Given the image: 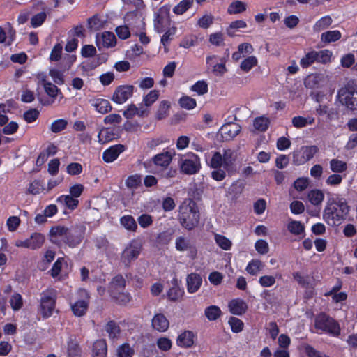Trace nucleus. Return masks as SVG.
<instances>
[{
	"label": "nucleus",
	"instance_id": "1",
	"mask_svg": "<svg viewBox=\"0 0 357 357\" xmlns=\"http://www.w3.org/2000/svg\"><path fill=\"white\" fill-rule=\"evenodd\" d=\"M86 229V227L83 225H76L71 228L56 225L51 227L50 236L51 241L59 247L66 245L70 248H74L82 242Z\"/></svg>",
	"mask_w": 357,
	"mask_h": 357
},
{
	"label": "nucleus",
	"instance_id": "2",
	"mask_svg": "<svg viewBox=\"0 0 357 357\" xmlns=\"http://www.w3.org/2000/svg\"><path fill=\"white\" fill-rule=\"evenodd\" d=\"M349 210L344 197L339 194L330 195L323 211V219L329 226H338L347 218Z\"/></svg>",
	"mask_w": 357,
	"mask_h": 357
},
{
	"label": "nucleus",
	"instance_id": "3",
	"mask_svg": "<svg viewBox=\"0 0 357 357\" xmlns=\"http://www.w3.org/2000/svg\"><path fill=\"white\" fill-rule=\"evenodd\" d=\"M200 214L197 203L192 199H185L179 206L178 220L183 227L192 230L197 226Z\"/></svg>",
	"mask_w": 357,
	"mask_h": 357
},
{
	"label": "nucleus",
	"instance_id": "4",
	"mask_svg": "<svg viewBox=\"0 0 357 357\" xmlns=\"http://www.w3.org/2000/svg\"><path fill=\"white\" fill-rule=\"evenodd\" d=\"M314 328L317 333H326L337 337L340 335L341 328L338 321L326 312H320L314 317Z\"/></svg>",
	"mask_w": 357,
	"mask_h": 357
},
{
	"label": "nucleus",
	"instance_id": "5",
	"mask_svg": "<svg viewBox=\"0 0 357 357\" xmlns=\"http://www.w3.org/2000/svg\"><path fill=\"white\" fill-rule=\"evenodd\" d=\"M337 96L342 105L351 110H357V82L349 80L344 87L339 89Z\"/></svg>",
	"mask_w": 357,
	"mask_h": 357
},
{
	"label": "nucleus",
	"instance_id": "6",
	"mask_svg": "<svg viewBox=\"0 0 357 357\" xmlns=\"http://www.w3.org/2000/svg\"><path fill=\"white\" fill-rule=\"evenodd\" d=\"M56 298V291L54 289H47L42 292L39 310L43 319H47L52 315Z\"/></svg>",
	"mask_w": 357,
	"mask_h": 357
},
{
	"label": "nucleus",
	"instance_id": "7",
	"mask_svg": "<svg viewBox=\"0 0 357 357\" xmlns=\"http://www.w3.org/2000/svg\"><path fill=\"white\" fill-rule=\"evenodd\" d=\"M178 164L181 171L188 175L196 174L201 168L199 157L192 152H189L181 158Z\"/></svg>",
	"mask_w": 357,
	"mask_h": 357
},
{
	"label": "nucleus",
	"instance_id": "8",
	"mask_svg": "<svg viewBox=\"0 0 357 357\" xmlns=\"http://www.w3.org/2000/svg\"><path fill=\"white\" fill-rule=\"evenodd\" d=\"M318 152L319 148L316 145L302 146L300 149L293 151V164L297 166L304 165L312 160Z\"/></svg>",
	"mask_w": 357,
	"mask_h": 357
},
{
	"label": "nucleus",
	"instance_id": "9",
	"mask_svg": "<svg viewBox=\"0 0 357 357\" xmlns=\"http://www.w3.org/2000/svg\"><path fill=\"white\" fill-rule=\"evenodd\" d=\"M142 250V245L136 241H131L121 254V261L127 266L137 259Z\"/></svg>",
	"mask_w": 357,
	"mask_h": 357
},
{
	"label": "nucleus",
	"instance_id": "10",
	"mask_svg": "<svg viewBox=\"0 0 357 357\" xmlns=\"http://www.w3.org/2000/svg\"><path fill=\"white\" fill-rule=\"evenodd\" d=\"M169 15V8L167 6H162L153 15V26L155 31L162 33L165 31V23Z\"/></svg>",
	"mask_w": 357,
	"mask_h": 357
},
{
	"label": "nucleus",
	"instance_id": "11",
	"mask_svg": "<svg viewBox=\"0 0 357 357\" xmlns=\"http://www.w3.org/2000/svg\"><path fill=\"white\" fill-rule=\"evenodd\" d=\"M42 86L43 87L44 91L47 95L52 99L45 98L38 93L37 95L38 100L42 105L49 106L54 103V100L57 97L58 94L61 93V90L57 87L56 85L52 84L50 82L45 83V84Z\"/></svg>",
	"mask_w": 357,
	"mask_h": 357
},
{
	"label": "nucleus",
	"instance_id": "12",
	"mask_svg": "<svg viewBox=\"0 0 357 357\" xmlns=\"http://www.w3.org/2000/svg\"><path fill=\"white\" fill-rule=\"evenodd\" d=\"M134 89L135 87L132 85H120L116 88L112 100L116 104H123L132 96Z\"/></svg>",
	"mask_w": 357,
	"mask_h": 357
},
{
	"label": "nucleus",
	"instance_id": "13",
	"mask_svg": "<svg viewBox=\"0 0 357 357\" xmlns=\"http://www.w3.org/2000/svg\"><path fill=\"white\" fill-rule=\"evenodd\" d=\"M175 248L180 252L188 251V257L191 259H195L197 255V247L190 243V240L185 236L176 238L175 241Z\"/></svg>",
	"mask_w": 357,
	"mask_h": 357
},
{
	"label": "nucleus",
	"instance_id": "14",
	"mask_svg": "<svg viewBox=\"0 0 357 357\" xmlns=\"http://www.w3.org/2000/svg\"><path fill=\"white\" fill-rule=\"evenodd\" d=\"M44 241L45 236L40 233L36 232L32 234L29 238L17 242L16 245L18 247L36 250L43 245Z\"/></svg>",
	"mask_w": 357,
	"mask_h": 357
},
{
	"label": "nucleus",
	"instance_id": "15",
	"mask_svg": "<svg viewBox=\"0 0 357 357\" xmlns=\"http://www.w3.org/2000/svg\"><path fill=\"white\" fill-rule=\"evenodd\" d=\"M196 340V333L190 330H185L178 335L176 342L178 347L189 349L194 346Z\"/></svg>",
	"mask_w": 357,
	"mask_h": 357
},
{
	"label": "nucleus",
	"instance_id": "16",
	"mask_svg": "<svg viewBox=\"0 0 357 357\" xmlns=\"http://www.w3.org/2000/svg\"><path fill=\"white\" fill-rule=\"evenodd\" d=\"M231 161L229 160L225 155H222L220 152L218 151L213 154L209 163L211 168L218 169L222 167L229 173L231 170Z\"/></svg>",
	"mask_w": 357,
	"mask_h": 357
},
{
	"label": "nucleus",
	"instance_id": "17",
	"mask_svg": "<svg viewBox=\"0 0 357 357\" xmlns=\"http://www.w3.org/2000/svg\"><path fill=\"white\" fill-rule=\"evenodd\" d=\"M126 146L118 144L112 145L105 149L102 153V160L106 163H111L116 160L119 155L126 150Z\"/></svg>",
	"mask_w": 357,
	"mask_h": 357
},
{
	"label": "nucleus",
	"instance_id": "18",
	"mask_svg": "<svg viewBox=\"0 0 357 357\" xmlns=\"http://www.w3.org/2000/svg\"><path fill=\"white\" fill-rule=\"evenodd\" d=\"M241 130L238 123H229L224 124L220 129L219 132L225 141H229L234 138Z\"/></svg>",
	"mask_w": 357,
	"mask_h": 357
},
{
	"label": "nucleus",
	"instance_id": "19",
	"mask_svg": "<svg viewBox=\"0 0 357 357\" xmlns=\"http://www.w3.org/2000/svg\"><path fill=\"white\" fill-rule=\"evenodd\" d=\"M174 154V151L173 152L167 151L155 155L151 160L155 166L167 169L172 162Z\"/></svg>",
	"mask_w": 357,
	"mask_h": 357
},
{
	"label": "nucleus",
	"instance_id": "20",
	"mask_svg": "<svg viewBox=\"0 0 357 357\" xmlns=\"http://www.w3.org/2000/svg\"><path fill=\"white\" fill-rule=\"evenodd\" d=\"M119 137V130L115 128H102L98 135V142L100 144L108 143Z\"/></svg>",
	"mask_w": 357,
	"mask_h": 357
},
{
	"label": "nucleus",
	"instance_id": "21",
	"mask_svg": "<svg viewBox=\"0 0 357 357\" xmlns=\"http://www.w3.org/2000/svg\"><path fill=\"white\" fill-rule=\"evenodd\" d=\"M85 296L84 298L79 299L71 305V310L76 317H82L88 310L89 303V296L84 291Z\"/></svg>",
	"mask_w": 357,
	"mask_h": 357
},
{
	"label": "nucleus",
	"instance_id": "22",
	"mask_svg": "<svg viewBox=\"0 0 357 357\" xmlns=\"http://www.w3.org/2000/svg\"><path fill=\"white\" fill-rule=\"evenodd\" d=\"M229 312L234 315H243L248 310L246 302L241 298H234L229 302Z\"/></svg>",
	"mask_w": 357,
	"mask_h": 357
},
{
	"label": "nucleus",
	"instance_id": "23",
	"mask_svg": "<svg viewBox=\"0 0 357 357\" xmlns=\"http://www.w3.org/2000/svg\"><path fill=\"white\" fill-rule=\"evenodd\" d=\"M152 327L159 331L165 332L169 326V321L162 313L155 314L151 321Z\"/></svg>",
	"mask_w": 357,
	"mask_h": 357
},
{
	"label": "nucleus",
	"instance_id": "24",
	"mask_svg": "<svg viewBox=\"0 0 357 357\" xmlns=\"http://www.w3.org/2000/svg\"><path fill=\"white\" fill-rule=\"evenodd\" d=\"M172 285L167 293V298L172 301H177L183 297L184 290L178 285V280L176 278L172 280Z\"/></svg>",
	"mask_w": 357,
	"mask_h": 357
},
{
	"label": "nucleus",
	"instance_id": "25",
	"mask_svg": "<svg viewBox=\"0 0 357 357\" xmlns=\"http://www.w3.org/2000/svg\"><path fill=\"white\" fill-rule=\"evenodd\" d=\"M186 282L188 291L190 294H193L197 291L200 288L202 283V279L199 274L192 273L188 275Z\"/></svg>",
	"mask_w": 357,
	"mask_h": 357
},
{
	"label": "nucleus",
	"instance_id": "26",
	"mask_svg": "<svg viewBox=\"0 0 357 357\" xmlns=\"http://www.w3.org/2000/svg\"><path fill=\"white\" fill-rule=\"evenodd\" d=\"M107 344L104 339L97 340L93 344L92 357H107Z\"/></svg>",
	"mask_w": 357,
	"mask_h": 357
},
{
	"label": "nucleus",
	"instance_id": "27",
	"mask_svg": "<svg viewBox=\"0 0 357 357\" xmlns=\"http://www.w3.org/2000/svg\"><path fill=\"white\" fill-rule=\"evenodd\" d=\"M265 264L258 259H252L246 266V272L252 276H257L264 268Z\"/></svg>",
	"mask_w": 357,
	"mask_h": 357
},
{
	"label": "nucleus",
	"instance_id": "28",
	"mask_svg": "<svg viewBox=\"0 0 357 357\" xmlns=\"http://www.w3.org/2000/svg\"><path fill=\"white\" fill-rule=\"evenodd\" d=\"M109 295H110L111 298H112V300L116 303H117L118 305H127L128 303H130V301L132 299V296H131L130 294H129L128 292H124V291H115L112 290V292L109 293Z\"/></svg>",
	"mask_w": 357,
	"mask_h": 357
},
{
	"label": "nucleus",
	"instance_id": "29",
	"mask_svg": "<svg viewBox=\"0 0 357 357\" xmlns=\"http://www.w3.org/2000/svg\"><path fill=\"white\" fill-rule=\"evenodd\" d=\"M56 202L64 205L68 209L73 211L77 208L79 200L69 195H62L58 197Z\"/></svg>",
	"mask_w": 357,
	"mask_h": 357
},
{
	"label": "nucleus",
	"instance_id": "30",
	"mask_svg": "<svg viewBox=\"0 0 357 357\" xmlns=\"http://www.w3.org/2000/svg\"><path fill=\"white\" fill-rule=\"evenodd\" d=\"M126 282L123 275L118 274L114 276L112 281L109 282L108 291L109 293H111L112 290L115 291L123 290L126 287Z\"/></svg>",
	"mask_w": 357,
	"mask_h": 357
},
{
	"label": "nucleus",
	"instance_id": "31",
	"mask_svg": "<svg viewBox=\"0 0 357 357\" xmlns=\"http://www.w3.org/2000/svg\"><path fill=\"white\" fill-rule=\"evenodd\" d=\"M92 105L96 108V111L101 114H107L112 109L109 100L103 98L95 100Z\"/></svg>",
	"mask_w": 357,
	"mask_h": 357
},
{
	"label": "nucleus",
	"instance_id": "32",
	"mask_svg": "<svg viewBox=\"0 0 357 357\" xmlns=\"http://www.w3.org/2000/svg\"><path fill=\"white\" fill-rule=\"evenodd\" d=\"M317 51L311 50L307 52L300 60V66L302 68H307L313 63H317Z\"/></svg>",
	"mask_w": 357,
	"mask_h": 357
},
{
	"label": "nucleus",
	"instance_id": "33",
	"mask_svg": "<svg viewBox=\"0 0 357 357\" xmlns=\"http://www.w3.org/2000/svg\"><path fill=\"white\" fill-rule=\"evenodd\" d=\"M245 186V181L243 180L238 179L234 181L230 185L228 192L234 197L237 198L243 192Z\"/></svg>",
	"mask_w": 357,
	"mask_h": 357
},
{
	"label": "nucleus",
	"instance_id": "34",
	"mask_svg": "<svg viewBox=\"0 0 357 357\" xmlns=\"http://www.w3.org/2000/svg\"><path fill=\"white\" fill-rule=\"evenodd\" d=\"M341 32L338 30L327 31L321 35V40L324 43L336 42L341 38Z\"/></svg>",
	"mask_w": 357,
	"mask_h": 357
},
{
	"label": "nucleus",
	"instance_id": "35",
	"mask_svg": "<svg viewBox=\"0 0 357 357\" xmlns=\"http://www.w3.org/2000/svg\"><path fill=\"white\" fill-rule=\"evenodd\" d=\"M307 198L312 204L318 206L323 202L324 194L321 190L313 189L308 192Z\"/></svg>",
	"mask_w": 357,
	"mask_h": 357
},
{
	"label": "nucleus",
	"instance_id": "36",
	"mask_svg": "<svg viewBox=\"0 0 357 357\" xmlns=\"http://www.w3.org/2000/svg\"><path fill=\"white\" fill-rule=\"evenodd\" d=\"M88 28L91 31H98L103 28L105 22L101 19L98 14L93 15L87 20Z\"/></svg>",
	"mask_w": 357,
	"mask_h": 357
},
{
	"label": "nucleus",
	"instance_id": "37",
	"mask_svg": "<svg viewBox=\"0 0 357 357\" xmlns=\"http://www.w3.org/2000/svg\"><path fill=\"white\" fill-rule=\"evenodd\" d=\"M171 104L168 100L160 102L158 110L155 113V118L158 120L165 119L169 115Z\"/></svg>",
	"mask_w": 357,
	"mask_h": 357
},
{
	"label": "nucleus",
	"instance_id": "38",
	"mask_svg": "<svg viewBox=\"0 0 357 357\" xmlns=\"http://www.w3.org/2000/svg\"><path fill=\"white\" fill-rule=\"evenodd\" d=\"M329 164L330 169L333 173L342 174L347 169V162L336 158L332 159Z\"/></svg>",
	"mask_w": 357,
	"mask_h": 357
},
{
	"label": "nucleus",
	"instance_id": "39",
	"mask_svg": "<svg viewBox=\"0 0 357 357\" xmlns=\"http://www.w3.org/2000/svg\"><path fill=\"white\" fill-rule=\"evenodd\" d=\"M120 223L127 230L135 231L137 225L134 218L130 215H125L120 218Z\"/></svg>",
	"mask_w": 357,
	"mask_h": 357
},
{
	"label": "nucleus",
	"instance_id": "40",
	"mask_svg": "<svg viewBox=\"0 0 357 357\" xmlns=\"http://www.w3.org/2000/svg\"><path fill=\"white\" fill-rule=\"evenodd\" d=\"M204 314L209 321H215L222 314V311L217 305H210L205 309Z\"/></svg>",
	"mask_w": 357,
	"mask_h": 357
},
{
	"label": "nucleus",
	"instance_id": "41",
	"mask_svg": "<svg viewBox=\"0 0 357 357\" xmlns=\"http://www.w3.org/2000/svg\"><path fill=\"white\" fill-rule=\"evenodd\" d=\"M333 22V20L329 15H325L317 20L313 26L314 31H321L329 27Z\"/></svg>",
	"mask_w": 357,
	"mask_h": 357
},
{
	"label": "nucleus",
	"instance_id": "42",
	"mask_svg": "<svg viewBox=\"0 0 357 357\" xmlns=\"http://www.w3.org/2000/svg\"><path fill=\"white\" fill-rule=\"evenodd\" d=\"M287 229L294 235H301L305 233V226L301 221L291 220L289 222Z\"/></svg>",
	"mask_w": 357,
	"mask_h": 357
},
{
	"label": "nucleus",
	"instance_id": "43",
	"mask_svg": "<svg viewBox=\"0 0 357 357\" xmlns=\"http://www.w3.org/2000/svg\"><path fill=\"white\" fill-rule=\"evenodd\" d=\"M102 43L104 47H113L116 44L115 35L110 31H105L102 33Z\"/></svg>",
	"mask_w": 357,
	"mask_h": 357
},
{
	"label": "nucleus",
	"instance_id": "44",
	"mask_svg": "<svg viewBox=\"0 0 357 357\" xmlns=\"http://www.w3.org/2000/svg\"><path fill=\"white\" fill-rule=\"evenodd\" d=\"M257 63L258 60L255 56H249L241 61L240 68L243 72L248 73Z\"/></svg>",
	"mask_w": 357,
	"mask_h": 357
},
{
	"label": "nucleus",
	"instance_id": "45",
	"mask_svg": "<svg viewBox=\"0 0 357 357\" xmlns=\"http://www.w3.org/2000/svg\"><path fill=\"white\" fill-rule=\"evenodd\" d=\"M105 330L108 333L110 339L117 338L121 333L120 327L113 320L107 322L105 326Z\"/></svg>",
	"mask_w": 357,
	"mask_h": 357
},
{
	"label": "nucleus",
	"instance_id": "46",
	"mask_svg": "<svg viewBox=\"0 0 357 357\" xmlns=\"http://www.w3.org/2000/svg\"><path fill=\"white\" fill-rule=\"evenodd\" d=\"M321 80L320 75L317 73L310 74L304 80L305 87L311 89L318 88Z\"/></svg>",
	"mask_w": 357,
	"mask_h": 357
},
{
	"label": "nucleus",
	"instance_id": "47",
	"mask_svg": "<svg viewBox=\"0 0 357 357\" xmlns=\"http://www.w3.org/2000/svg\"><path fill=\"white\" fill-rule=\"evenodd\" d=\"M190 91L197 93L199 96L204 95L208 91V84L204 80H199L191 86Z\"/></svg>",
	"mask_w": 357,
	"mask_h": 357
},
{
	"label": "nucleus",
	"instance_id": "48",
	"mask_svg": "<svg viewBox=\"0 0 357 357\" xmlns=\"http://www.w3.org/2000/svg\"><path fill=\"white\" fill-rule=\"evenodd\" d=\"M194 0H181L173 8L176 15H182L185 13L192 5Z\"/></svg>",
	"mask_w": 357,
	"mask_h": 357
},
{
	"label": "nucleus",
	"instance_id": "49",
	"mask_svg": "<svg viewBox=\"0 0 357 357\" xmlns=\"http://www.w3.org/2000/svg\"><path fill=\"white\" fill-rule=\"evenodd\" d=\"M270 121L268 118L264 116L257 117L254 120L253 126L259 131L264 132L269 126Z\"/></svg>",
	"mask_w": 357,
	"mask_h": 357
},
{
	"label": "nucleus",
	"instance_id": "50",
	"mask_svg": "<svg viewBox=\"0 0 357 357\" xmlns=\"http://www.w3.org/2000/svg\"><path fill=\"white\" fill-rule=\"evenodd\" d=\"M246 10V4L241 1H233L228 7L227 12L229 14L241 13Z\"/></svg>",
	"mask_w": 357,
	"mask_h": 357
},
{
	"label": "nucleus",
	"instance_id": "51",
	"mask_svg": "<svg viewBox=\"0 0 357 357\" xmlns=\"http://www.w3.org/2000/svg\"><path fill=\"white\" fill-rule=\"evenodd\" d=\"M178 102L182 108L188 110L193 109L197 106V102L195 99L188 96H183L180 98Z\"/></svg>",
	"mask_w": 357,
	"mask_h": 357
},
{
	"label": "nucleus",
	"instance_id": "52",
	"mask_svg": "<svg viewBox=\"0 0 357 357\" xmlns=\"http://www.w3.org/2000/svg\"><path fill=\"white\" fill-rule=\"evenodd\" d=\"M317 63L326 64L331 62L333 55L331 50L324 49L320 51H317Z\"/></svg>",
	"mask_w": 357,
	"mask_h": 357
},
{
	"label": "nucleus",
	"instance_id": "53",
	"mask_svg": "<svg viewBox=\"0 0 357 357\" xmlns=\"http://www.w3.org/2000/svg\"><path fill=\"white\" fill-rule=\"evenodd\" d=\"M11 308L14 311H18L23 307V298L19 293H14L9 301Z\"/></svg>",
	"mask_w": 357,
	"mask_h": 357
},
{
	"label": "nucleus",
	"instance_id": "54",
	"mask_svg": "<svg viewBox=\"0 0 357 357\" xmlns=\"http://www.w3.org/2000/svg\"><path fill=\"white\" fill-rule=\"evenodd\" d=\"M314 123V119L313 118H305L303 116H294L292 119V124L294 127L297 128H301L303 127H305L307 125L312 124Z\"/></svg>",
	"mask_w": 357,
	"mask_h": 357
},
{
	"label": "nucleus",
	"instance_id": "55",
	"mask_svg": "<svg viewBox=\"0 0 357 357\" xmlns=\"http://www.w3.org/2000/svg\"><path fill=\"white\" fill-rule=\"evenodd\" d=\"M215 243L224 250H229L231 248V242L226 236L221 234L215 235Z\"/></svg>",
	"mask_w": 357,
	"mask_h": 357
},
{
	"label": "nucleus",
	"instance_id": "56",
	"mask_svg": "<svg viewBox=\"0 0 357 357\" xmlns=\"http://www.w3.org/2000/svg\"><path fill=\"white\" fill-rule=\"evenodd\" d=\"M135 351L128 343H123L117 349L118 357H132Z\"/></svg>",
	"mask_w": 357,
	"mask_h": 357
},
{
	"label": "nucleus",
	"instance_id": "57",
	"mask_svg": "<svg viewBox=\"0 0 357 357\" xmlns=\"http://www.w3.org/2000/svg\"><path fill=\"white\" fill-rule=\"evenodd\" d=\"M213 21L214 17L211 14H206L198 20L197 25L202 29H206L211 26Z\"/></svg>",
	"mask_w": 357,
	"mask_h": 357
},
{
	"label": "nucleus",
	"instance_id": "58",
	"mask_svg": "<svg viewBox=\"0 0 357 357\" xmlns=\"http://www.w3.org/2000/svg\"><path fill=\"white\" fill-rule=\"evenodd\" d=\"M44 190L45 188L43 181L36 179L29 184L28 192L30 194L36 195L40 194Z\"/></svg>",
	"mask_w": 357,
	"mask_h": 357
},
{
	"label": "nucleus",
	"instance_id": "59",
	"mask_svg": "<svg viewBox=\"0 0 357 357\" xmlns=\"http://www.w3.org/2000/svg\"><path fill=\"white\" fill-rule=\"evenodd\" d=\"M229 324L231 326V331L233 333H238L243 331L244 327L243 322L238 318L235 317H231L228 321Z\"/></svg>",
	"mask_w": 357,
	"mask_h": 357
},
{
	"label": "nucleus",
	"instance_id": "60",
	"mask_svg": "<svg viewBox=\"0 0 357 357\" xmlns=\"http://www.w3.org/2000/svg\"><path fill=\"white\" fill-rule=\"evenodd\" d=\"M68 121L63 119H59L54 121L50 127V130L54 133H58L66 128Z\"/></svg>",
	"mask_w": 357,
	"mask_h": 357
},
{
	"label": "nucleus",
	"instance_id": "61",
	"mask_svg": "<svg viewBox=\"0 0 357 357\" xmlns=\"http://www.w3.org/2000/svg\"><path fill=\"white\" fill-rule=\"evenodd\" d=\"M293 278L298 282V284L303 287V288H308L310 284V277L306 275H303L299 272H295L293 273Z\"/></svg>",
	"mask_w": 357,
	"mask_h": 357
},
{
	"label": "nucleus",
	"instance_id": "62",
	"mask_svg": "<svg viewBox=\"0 0 357 357\" xmlns=\"http://www.w3.org/2000/svg\"><path fill=\"white\" fill-rule=\"evenodd\" d=\"M39 115L40 112L37 109L31 108L24 112L23 118L26 123H31L36 121Z\"/></svg>",
	"mask_w": 357,
	"mask_h": 357
},
{
	"label": "nucleus",
	"instance_id": "63",
	"mask_svg": "<svg viewBox=\"0 0 357 357\" xmlns=\"http://www.w3.org/2000/svg\"><path fill=\"white\" fill-rule=\"evenodd\" d=\"M47 18V15L45 12H40L34 15L31 19V24L33 27L37 28L40 26Z\"/></svg>",
	"mask_w": 357,
	"mask_h": 357
},
{
	"label": "nucleus",
	"instance_id": "64",
	"mask_svg": "<svg viewBox=\"0 0 357 357\" xmlns=\"http://www.w3.org/2000/svg\"><path fill=\"white\" fill-rule=\"evenodd\" d=\"M159 97V91L151 90L148 94L143 98V102L146 107L153 105Z\"/></svg>",
	"mask_w": 357,
	"mask_h": 357
}]
</instances>
